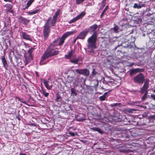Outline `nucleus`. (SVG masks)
<instances>
[{
  "label": "nucleus",
  "mask_w": 155,
  "mask_h": 155,
  "mask_svg": "<svg viewBox=\"0 0 155 155\" xmlns=\"http://www.w3.org/2000/svg\"><path fill=\"white\" fill-rule=\"evenodd\" d=\"M97 27V26L96 24H94L91 26L88 30L91 33L94 32V34L88 38L87 41L88 43L87 49L89 52H93L94 50L97 48L96 42L97 36L95 31Z\"/></svg>",
  "instance_id": "1"
},
{
  "label": "nucleus",
  "mask_w": 155,
  "mask_h": 155,
  "mask_svg": "<svg viewBox=\"0 0 155 155\" xmlns=\"http://www.w3.org/2000/svg\"><path fill=\"white\" fill-rule=\"evenodd\" d=\"M51 19V17H49L45 23L44 27L43 33L45 38H47L50 32V25L49 21Z\"/></svg>",
  "instance_id": "2"
},
{
  "label": "nucleus",
  "mask_w": 155,
  "mask_h": 155,
  "mask_svg": "<svg viewBox=\"0 0 155 155\" xmlns=\"http://www.w3.org/2000/svg\"><path fill=\"white\" fill-rule=\"evenodd\" d=\"M75 32V31H68L65 32L64 34L60 38H58L60 40V41L59 43H58V45L59 46L61 45H63V43L64 42V41L69 36L73 35ZM59 41V40L58 41Z\"/></svg>",
  "instance_id": "3"
},
{
  "label": "nucleus",
  "mask_w": 155,
  "mask_h": 155,
  "mask_svg": "<svg viewBox=\"0 0 155 155\" xmlns=\"http://www.w3.org/2000/svg\"><path fill=\"white\" fill-rule=\"evenodd\" d=\"M134 80L135 83L142 84L144 81V76L143 74L140 73L135 77Z\"/></svg>",
  "instance_id": "4"
},
{
  "label": "nucleus",
  "mask_w": 155,
  "mask_h": 155,
  "mask_svg": "<svg viewBox=\"0 0 155 155\" xmlns=\"http://www.w3.org/2000/svg\"><path fill=\"white\" fill-rule=\"evenodd\" d=\"M45 52L50 57L57 55L59 51L56 49L48 48Z\"/></svg>",
  "instance_id": "5"
},
{
  "label": "nucleus",
  "mask_w": 155,
  "mask_h": 155,
  "mask_svg": "<svg viewBox=\"0 0 155 155\" xmlns=\"http://www.w3.org/2000/svg\"><path fill=\"white\" fill-rule=\"evenodd\" d=\"M149 80L148 79H146L145 80V82L143 87L141 88V90L140 91V92L143 94V93L147 92L148 91L147 90L148 87L149 83Z\"/></svg>",
  "instance_id": "6"
},
{
  "label": "nucleus",
  "mask_w": 155,
  "mask_h": 155,
  "mask_svg": "<svg viewBox=\"0 0 155 155\" xmlns=\"http://www.w3.org/2000/svg\"><path fill=\"white\" fill-rule=\"evenodd\" d=\"M35 48L33 47L31 48L30 49H29V50H28V56H27L26 55L25 56V60L27 63L29 62L30 61L32 60V54L33 52L35 50Z\"/></svg>",
  "instance_id": "7"
},
{
  "label": "nucleus",
  "mask_w": 155,
  "mask_h": 155,
  "mask_svg": "<svg viewBox=\"0 0 155 155\" xmlns=\"http://www.w3.org/2000/svg\"><path fill=\"white\" fill-rule=\"evenodd\" d=\"M75 71L78 73L84 76H88L89 74V71L86 69H76Z\"/></svg>",
  "instance_id": "8"
},
{
  "label": "nucleus",
  "mask_w": 155,
  "mask_h": 155,
  "mask_svg": "<svg viewBox=\"0 0 155 155\" xmlns=\"http://www.w3.org/2000/svg\"><path fill=\"white\" fill-rule=\"evenodd\" d=\"M85 12H82L79 15H77L76 17L73 18L70 20L68 22L69 24L72 23L75 21L78 20L82 18L85 15Z\"/></svg>",
  "instance_id": "9"
},
{
  "label": "nucleus",
  "mask_w": 155,
  "mask_h": 155,
  "mask_svg": "<svg viewBox=\"0 0 155 155\" xmlns=\"http://www.w3.org/2000/svg\"><path fill=\"white\" fill-rule=\"evenodd\" d=\"M88 32L89 30L88 29H85L84 31L81 32L77 36V38L84 39Z\"/></svg>",
  "instance_id": "10"
},
{
  "label": "nucleus",
  "mask_w": 155,
  "mask_h": 155,
  "mask_svg": "<svg viewBox=\"0 0 155 155\" xmlns=\"http://www.w3.org/2000/svg\"><path fill=\"white\" fill-rule=\"evenodd\" d=\"M49 57V56L45 52L41 58L40 62V64L41 65H42L46 64L48 62V61H45V60Z\"/></svg>",
  "instance_id": "11"
},
{
  "label": "nucleus",
  "mask_w": 155,
  "mask_h": 155,
  "mask_svg": "<svg viewBox=\"0 0 155 155\" xmlns=\"http://www.w3.org/2000/svg\"><path fill=\"white\" fill-rule=\"evenodd\" d=\"M49 57V56L45 52L41 58L40 62V64L41 65H42L46 64L48 62V61H45V60Z\"/></svg>",
  "instance_id": "12"
},
{
  "label": "nucleus",
  "mask_w": 155,
  "mask_h": 155,
  "mask_svg": "<svg viewBox=\"0 0 155 155\" xmlns=\"http://www.w3.org/2000/svg\"><path fill=\"white\" fill-rule=\"evenodd\" d=\"M65 58L67 59H70L72 58H76V55L74 54V52L71 50L68 52V53L65 55Z\"/></svg>",
  "instance_id": "13"
},
{
  "label": "nucleus",
  "mask_w": 155,
  "mask_h": 155,
  "mask_svg": "<svg viewBox=\"0 0 155 155\" xmlns=\"http://www.w3.org/2000/svg\"><path fill=\"white\" fill-rule=\"evenodd\" d=\"M21 33L23 39L26 40L32 41V39L31 37L27 32L22 31Z\"/></svg>",
  "instance_id": "14"
},
{
  "label": "nucleus",
  "mask_w": 155,
  "mask_h": 155,
  "mask_svg": "<svg viewBox=\"0 0 155 155\" xmlns=\"http://www.w3.org/2000/svg\"><path fill=\"white\" fill-rule=\"evenodd\" d=\"M18 18L20 22H22L25 25L27 24L30 21L29 20L26 19L21 16H19Z\"/></svg>",
  "instance_id": "15"
},
{
  "label": "nucleus",
  "mask_w": 155,
  "mask_h": 155,
  "mask_svg": "<svg viewBox=\"0 0 155 155\" xmlns=\"http://www.w3.org/2000/svg\"><path fill=\"white\" fill-rule=\"evenodd\" d=\"M143 71V69L139 68L131 69L130 71V74L132 75L135 73L140 72Z\"/></svg>",
  "instance_id": "16"
},
{
  "label": "nucleus",
  "mask_w": 155,
  "mask_h": 155,
  "mask_svg": "<svg viewBox=\"0 0 155 155\" xmlns=\"http://www.w3.org/2000/svg\"><path fill=\"white\" fill-rule=\"evenodd\" d=\"M43 83L46 87V88L48 90H51L53 87V85H49V81L46 80L45 79L43 80Z\"/></svg>",
  "instance_id": "17"
},
{
  "label": "nucleus",
  "mask_w": 155,
  "mask_h": 155,
  "mask_svg": "<svg viewBox=\"0 0 155 155\" xmlns=\"http://www.w3.org/2000/svg\"><path fill=\"white\" fill-rule=\"evenodd\" d=\"M118 150L120 152H127L129 151V149L125 146H123L118 148Z\"/></svg>",
  "instance_id": "18"
},
{
  "label": "nucleus",
  "mask_w": 155,
  "mask_h": 155,
  "mask_svg": "<svg viewBox=\"0 0 155 155\" xmlns=\"http://www.w3.org/2000/svg\"><path fill=\"white\" fill-rule=\"evenodd\" d=\"M2 61L3 63V65L4 68L6 70L8 68V64L7 61L4 56H3L2 58Z\"/></svg>",
  "instance_id": "19"
},
{
  "label": "nucleus",
  "mask_w": 155,
  "mask_h": 155,
  "mask_svg": "<svg viewBox=\"0 0 155 155\" xmlns=\"http://www.w3.org/2000/svg\"><path fill=\"white\" fill-rule=\"evenodd\" d=\"M40 91L41 94L45 97H48L49 95V93L46 92L45 89H44L42 87H41V90Z\"/></svg>",
  "instance_id": "20"
},
{
  "label": "nucleus",
  "mask_w": 155,
  "mask_h": 155,
  "mask_svg": "<svg viewBox=\"0 0 155 155\" xmlns=\"http://www.w3.org/2000/svg\"><path fill=\"white\" fill-rule=\"evenodd\" d=\"M58 39H57L56 40L53 41L52 43H51L48 48H54L56 47V46H57L58 45Z\"/></svg>",
  "instance_id": "21"
},
{
  "label": "nucleus",
  "mask_w": 155,
  "mask_h": 155,
  "mask_svg": "<svg viewBox=\"0 0 155 155\" xmlns=\"http://www.w3.org/2000/svg\"><path fill=\"white\" fill-rule=\"evenodd\" d=\"M145 4H138L137 3H135L133 7L134 8H137V9H140L142 7H145Z\"/></svg>",
  "instance_id": "22"
},
{
  "label": "nucleus",
  "mask_w": 155,
  "mask_h": 155,
  "mask_svg": "<svg viewBox=\"0 0 155 155\" xmlns=\"http://www.w3.org/2000/svg\"><path fill=\"white\" fill-rule=\"evenodd\" d=\"M4 7L6 8L5 10L8 12L10 11L12 9V5L10 4L7 3L4 5Z\"/></svg>",
  "instance_id": "23"
},
{
  "label": "nucleus",
  "mask_w": 155,
  "mask_h": 155,
  "mask_svg": "<svg viewBox=\"0 0 155 155\" xmlns=\"http://www.w3.org/2000/svg\"><path fill=\"white\" fill-rule=\"evenodd\" d=\"M40 11L39 9H36L32 11H29L27 12L28 14L29 15H33L38 13Z\"/></svg>",
  "instance_id": "24"
},
{
  "label": "nucleus",
  "mask_w": 155,
  "mask_h": 155,
  "mask_svg": "<svg viewBox=\"0 0 155 155\" xmlns=\"http://www.w3.org/2000/svg\"><path fill=\"white\" fill-rule=\"evenodd\" d=\"M90 129L94 131H96L98 132L99 133L102 134L103 132L101 130V129L97 127H93L90 128Z\"/></svg>",
  "instance_id": "25"
},
{
  "label": "nucleus",
  "mask_w": 155,
  "mask_h": 155,
  "mask_svg": "<svg viewBox=\"0 0 155 155\" xmlns=\"http://www.w3.org/2000/svg\"><path fill=\"white\" fill-rule=\"evenodd\" d=\"M108 92H106L102 96H100L99 97L100 100L101 101H104L105 100Z\"/></svg>",
  "instance_id": "26"
},
{
  "label": "nucleus",
  "mask_w": 155,
  "mask_h": 155,
  "mask_svg": "<svg viewBox=\"0 0 155 155\" xmlns=\"http://www.w3.org/2000/svg\"><path fill=\"white\" fill-rule=\"evenodd\" d=\"M80 60L78 58H72L70 59V61L73 63L78 64V62Z\"/></svg>",
  "instance_id": "27"
},
{
  "label": "nucleus",
  "mask_w": 155,
  "mask_h": 155,
  "mask_svg": "<svg viewBox=\"0 0 155 155\" xmlns=\"http://www.w3.org/2000/svg\"><path fill=\"white\" fill-rule=\"evenodd\" d=\"M71 94L72 96L74 97L76 96L77 93L75 89L74 88H71Z\"/></svg>",
  "instance_id": "28"
},
{
  "label": "nucleus",
  "mask_w": 155,
  "mask_h": 155,
  "mask_svg": "<svg viewBox=\"0 0 155 155\" xmlns=\"http://www.w3.org/2000/svg\"><path fill=\"white\" fill-rule=\"evenodd\" d=\"M33 2H32L31 0L30 1L29 0L28 1L26 4V6L24 9H27L31 5L32 3Z\"/></svg>",
  "instance_id": "29"
},
{
  "label": "nucleus",
  "mask_w": 155,
  "mask_h": 155,
  "mask_svg": "<svg viewBox=\"0 0 155 155\" xmlns=\"http://www.w3.org/2000/svg\"><path fill=\"white\" fill-rule=\"evenodd\" d=\"M60 12V10L58 9L55 13L53 17V18L57 19V17L59 15Z\"/></svg>",
  "instance_id": "30"
},
{
  "label": "nucleus",
  "mask_w": 155,
  "mask_h": 155,
  "mask_svg": "<svg viewBox=\"0 0 155 155\" xmlns=\"http://www.w3.org/2000/svg\"><path fill=\"white\" fill-rule=\"evenodd\" d=\"M68 134H69L70 136L72 137H74L75 135H78V133L77 132L73 133L71 131H69L68 132Z\"/></svg>",
  "instance_id": "31"
},
{
  "label": "nucleus",
  "mask_w": 155,
  "mask_h": 155,
  "mask_svg": "<svg viewBox=\"0 0 155 155\" xmlns=\"http://www.w3.org/2000/svg\"><path fill=\"white\" fill-rule=\"evenodd\" d=\"M56 20L57 19L53 18L51 21V24L52 26H54L55 25Z\"/></svg>",
  "instance_id": "32"
},
{
  "label": "nucleus",
  "mask_w": 155,
  "mask_h": 155,
  "mask_svg": "<svg viewBox=\"0 0 155 155\" xmlns=\"http://www.w3.org/2000/svg\"><path fill=\"white\" fill-rule=\"evenodd\" d=\"M113 30L114 32L116 33H117L118 31V27L117 25H115L113 28Z\"/></svg>",
  "instance_id": "33"
},
{
  "label": "nucleus",
  "mask_w": 155,
  "mask_h": 155,
  "mask_svg": "<svg viewBox=\"0 0 155 155\" xmlns=\"http://www.w3.org/2000/svg\"><path fill=\"white\" fill-rule=\"evenodd\" d=\"M85 0H76V3L77 4H79L83 2Z\"/></svg>",
  "instance_id": "34"
},
{
  "label": "nucleus",
  "mask_w": 155,
  "mask_h": 155,
  "mask_svg": "<svg viewBox=\"0 0 155 155\" xmlns=\"http://www.w3.org/2000/svg\"><path fill=\"white\" fill-rule=\"evenodd\" d=\"M147 92L145 93L144 94L142 98V100H144L147 97Z\"/></svg>",
  "instance_id": "35"
},
{
  "label": "nucleus",
  "mask_w": 155,
  "mask_h": 155,
  "mask_svg": "<svg viewBox=\"0 0 155 155\" xmlns=\"http://www.w3.org/2000/svg\"><path fill=\"white\" fill-rule=\"evenodd\" d=\"M61 96L58 94L56 98L55 99V101L57 102L58 100H61Z\"/></svg>",
  "instance_id": "36"
},
{
  "label": "nucleus",
  "mask_w": 155,
  "mask_h": 155,
  "mask_svg": "<svg viewBox=\"0 0 155 155\" xmlns=\"http://www.w3.org/2000/svg\"><path fill=\"white\" fill-rule=\"evenodd\" d=\"M19 100L21 102L25 104H27L25 101L23 99L19 98Z\"/></svg>",
  "instance_id": "37"
},
{
  "label": "nucleus",
  "mask_w": 155,
  "mask_h": 155,
  "mask_svg": "<svg viewBox=\"0 0 155 155\" xmlns=\"http://www.w3.org/2000/svg\"><path fill=\"white\" fill-rule=\"evenodd\" d=\"M97 72L95 71L94 69H93L92 72V74L93 76L97 74Z\"/></svg>",
  "instance_id": "38"
},
{
  "label": "nucleus",
  "mask_w": 155,
  "mask_h": 155,
  "mask_svg": "<svg viewBox=\"0 0 155 155\" xmlns=\"http://www.w3.org/2000/svg\"><path fill=\"white\" fill-rule=\"evenodd\" d=\"M151 97L154 100H155V95L154 94H152L151 95Z\"/></svg>",
  "instance_id": "39"
},
{
  "label": "nucleus",
  "mask_w": 155,
  "mask_h": 155,
  "mask_svg": "<svg viewBox=\"0 0 155 155\" xmlns=\"http://www.w3.org/2000/svg\"><path fill=\"white\" fill-rule=\"evenodd\" d=\"M134 63L132 62V63H131L130 64H129V65H128V66L129 67H131L132 66H133L134 65Z\"/></svg>",
  "instance_id": "40"
},
{
  "label": "nucleus",
  "mask_w": 155,
  "mask_h": 155,
  "mask_svg": "<svg viewBox=\"0 0 155 155\" xmlns=\"http://www.w3.org/2000/svg\"><path fill=\"white\" fill-rule=\"evenodd\" d=\"M119 104L118 103H114L112 104L111 105V106L112 107L117 106Z\"/></svg>",
  "instance_id": "41"
},
{
  "label": "nucleus",
  "mask_w": 155,
  "mask_h": 155,
  "mask_svg": "<svg viewBox=\"0 0 155 155\" xmlns=\"http://www.w3.org/2000/svg\"><path fill=\"white\" fill-rule=\"evenodd\" d=\"M150 117L152 119H155V114L151 116Z\"/></svg>",
  "instance_id": "42"
},
{
  "label": "nucleus",
  "mask_w": 155,
  "mask_h": 155,
  "mask_svg": "<svg viewBox=\"0 0 155 155\" xmlns=\"http://www.w3.org/2000/svg\"><path fill=\"white\" fill-rule=\"evenodd\" d=\"M5 2H12V0H3Z\"/></svg>",
  "instance_id": "43"
},
{
  "label": "nucleus",
  "mask_w": 155,
  "mask_h": 155,
  "mask_svg": "<svg viewBox=\"0 0 155 155\" xmlns=\"http://www.w3.org/2000/svg\"><path fill=\"white\" fill-rule=\"evenodd\" d=\"M107 8H108L107 6H106V7L104 9V10H103V12H105L107 10Z\"/></svg>",
  "instance_id": "44"
},
{
  "label": "nucleus",
  "mask_w": 155,
  "mask_h": 155,
  "mask_svg": "<svg viewBox=\"0 0 155 155\" xmlns=\"http://www.w3.org/2000/svg\"><path fill=\"white\" fill-rule=\"evenodd\" d=\"M30 125H31V126H35V127H36V124H34V123L31 124H30Z\"/></svg>",
  "instance_id": "45"
},
{
  "label": "nucleus",
  "mask_w": 155,
  "mask_h": 155,
  "mask_svg": "<svg viewBox=\"0 0 155 155\" xmlns=\"http://www.w3.org/2000/svg\"><path fill=\"white\" fill-rule=\"evenodd\" d=\"M79 38H77V36L76 37V38L74 40L73 42L74 43H75L76 42L77 40Z\"/></svg>",
  "instance_id": "46"
},
{
  "label": "nucleus",
  "mask_w": 155,
  "mask_h": 155,
  "mask_svg": "<svg viewBox=\"0 0 155 155\" xmlns=\"http://www.w3.org/2000/svg\"><path fill=\"white\" fill-rule=\"evenodd\" d=\"M140 3H141L142 2V0H137Z\"/></svg>",
  "instance_id": "47"
},
{
  "label": "nucleus",
  "mask_w": 155,
  "mask_h": 155,
  "mask_svg": "<svg viewBox=\"0 0 155 155\" xmlns=\"http://www.w3.org/2000/svg\"><path fill=\"white\" fill-rule=\"evenodd\" d=\"M19 155H28L25 153H19Z\"/></svg>",
  "instance_id": "48"
},
{
  "label": "nucleus",
  "mask_w": 155,
  "mask_h": 155,
  "mask_svg": "<svg viewBox=\"0 0 155 155\" xmlns=\"http://www.w3.org/2000/svg\"><path fill=\"white\" fill-rule=\"evenodd\" d=\"M104 13V12H102V13L101 15V17H102Z\"/></svg>",
  "instance_id": "49"
},
{
  "label": "nucleus",
  "mask_w": 155,
  "mask_h": 155,
  "mask_svg": "<svg viewBox=\"0 0 155 155\" xmlns=\"http://www.w3.org/2000/svg\"><path fill=\"white\" fill-rule=\"evenodd\" d=\"M35 73L36 74V75L37 77H38L39 75L38 74V73L37 72H35Z\"/></svg>",
  "instance_id": "50"
},
{
  "label": "nucleus",
  "mask_w": 155,
  "mask_h": 155,
  "mask_svg": "<svg viewBox=\"0 0 155 155\" xmlns=\"http://www.w3.org/2000/svg\"><path fill=\"white\" fill-rule=\"evenodd\" d=\"M153 92H154V93H155V89H154V90H153Z\"/></svg>",
  "instance_id": "51"
},
{
  "label": "nucleus",
  "mask_w": 155,
  "mask_h": 155,
  "mask_svg": "<svg viewBox=\"0 0 155 155\" xmlns=\"http://www.w3.org/2000/svg\"><path fill=\"white\" fill-rule=\"evenodd\" d=\"M143 36H145V35L144 34H143Z\"/></svg>",
  "instance_id": "52"
}]
</instances>
